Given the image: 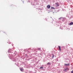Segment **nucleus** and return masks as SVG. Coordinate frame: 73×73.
Returning a JSON list of instances; mask_svg holds the SVG:
<instances>
[{
	"label": "nucleus",
	"instance_id": "0eeeda50",
	"mask_svg": "<svg viewBox=\"0 0 73 73\" xmlns=\"http://www.w3.org/2000/svg\"><path fill=\"white\" fill-rule=\"evenodd\" d=\"M54 57V55H53V54H52V58H53Z\"/></svg>",
	"mask_w": 73,
	"mask_h": 73
},
{
	"label": "nucleus",
	"instance_id": "f257e3e1",
	"mask_svg": "<svg viewBox=\"0 0 73 73\" xmlns=\"http://www.w3.org/2000/svg\"><path fill=\"white\" fill-rule=\"evenodd\" d=\"M64 71H66V70H69V68H68L66 67L64 69Z\"/></svg>",
	"mask_w": 73,
	"mask_h": 73
},
{
	"label": "nucleus",
	"instance_id": "f8f14e48",
	"mask_svg": "<svg viewBox=\"0 0 73 73\" xmlns=\"http://www.w3.org/2000/svg\"><path fill=\"white\" fill-rule=\"evenodd\" d=\"M71 73H73V71H72L71 72Z\"/></svg>",
	"mask_w": 73,
	"mask_h": 73
},
{
	"label": "nucleus",
	"instance_id": "9b49d317",
	"mask_svg": "<svg viewBox=\"0 0 73 73\" xmlns=\"http://www.w3.org/2000/svg\"><path fill=\"white\" fill-rule=\"evenodd\" d=\"M43 67H40V69H43Z\"/></svg>",
	"mask_w": 73,
	"mask_h": 73
},
{
	"label": "nucleus",
	"instance_id": "9d476101",
	"mask_svg": "<svg viewBox=\"0 0 73 73\" xmlns=\"http://www.w3.org/2000/svg\"><path fill=\"white\" fill-rule=\"evenodd\" d=\"M56 5H58V6H59V4H58V3H56Z\"/></svg>",
	"mask_w": 73,
	"mask_h": 73
},
{
	"label": "nucleus",
	"instance_id": "ddd939ff",
	"mask_svg": "<svg viewBox=\"0 0 73 73\" xmlns=\"http://www.w3.org/2000/svg\"><path fill=\"white\" fill-rule=\"evenodd\" d=\"M40 48H38V50H40Z\"/></svg>",
	"mask_w": 73,
	"mask_h": 73
},
{
	"label": "nucleus",
	"instance_id": "1a4fd4ad",
	"mask_svg": "<svg viewBox=\"0 0 73 73\" xmlns=\"http://www.w3.org/2000/svg\"><path fill=\"white\" fill-rule=\"evenodd\" d=\"M47 65H50V63H49V62H48L47 63Z\"/></svg>",
	"mask_w": 73,
	"mask_h": 73
},
{
	"label": "nucleus",
	"instance_id": "20e7f679",
	"mask_svg": "<svg viewBox=\"0 0 73 73\" xmlns=\"http://www.w3.org/2000/svg\"><path fill=\"white\" fill-rule=\"evenodd\" d=\"M73 22H72L70 23L69 24V25H73Z\"/></svg>",
	"mask_w": 73,
	"mask_h": 73
},
{
	"label": "nucleus",
	"instance_id": "7ed1b4c3",
	"mask_svg": "<svg viewBox=\"0 0 73 73\" xmlns=\"http://www.w3.org/2000/svg\"><path fill=\"white\" fill-rule=\"evenodd\" d=\"M47 8L48 9H50V6L49 5H48L47 6Z\"/></svg>",
	"mask_w": 73,
	"mask_h": 73
},
{
	"label": "nucleus",
	"instance_id": "423d86ee",
	"mask_svg": "<svg viewBox=\"0 0 73 73\" xmlns=\"http://www.w3.org/2000/svg\"><path fill=\"white\" fill-rule=\"evenodd\" d=\"M23 68H21V69H20V70L22 72H23Z\"/></svg>",
	"mask_w": 73,
	"mask_h": 73
},
{
	"label": "nucleus",
	"instance_id": "39448f33",
	"mask_svg": "<svg viewBox=\"0 0 73 73\" xmlns=\"http://www.w3.org/2000/svg\"><path fill=\"white\" fill-rule=\"evenodd\" d=\"M58 48L59 49V50L60 51H61V48H60V46H58Z\"/></svg>",
	"mask_w": 73,
	"mask_h": 73
},
{
	"label": "nucleus",
	"instance_id": "f03ea898",
	"mask_svg": "<svg viewBox=\"0 0 73 73\" xmlns=\"http://www.w3.org/2000/svg\"><path fill=\"white\" fill-rule=\"evenodd\" d=\"M69 65H70V64L68 63V64H64V65L65 66H69Z\"/></svg>",
	"mask_w": 73,
	"mask_h": 73
},
{
	"label": "nucleus",
	"instance_id": "6e6552de",
	"mask_svg": "<svg viewBox=\"0 0 73 73\" xmlns=\"http://www.w3.org/2000/svg\"><path fill=\"white\" fill-rule=\"evenodd\" d=\"M51 9H55V8L53 7H51Z\"/></svg>",
	"mask_w": 73,
	"mask_h": 73
}]
</instances>
